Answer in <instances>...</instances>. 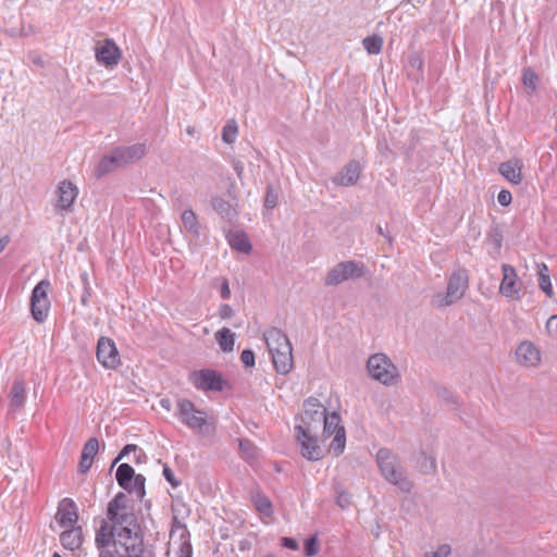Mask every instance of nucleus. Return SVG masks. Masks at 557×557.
I'll return each instance as SVG.
<instances>
[{
  "mask_svg": "<svg viewBox=\"0 0 557 557\" xmlns=\"http://www.w3.org/2000/svg\"><path fill=\"white\" fill-rule=\"evenodd\" d=\"M545 272H547V267L543 263L542 270L539 272L540 287L547 296H552L553 289H552L550 278H549V275Z\"/></svg>",
  "mask_w": 557,
  "mask_h": 557,
  "instance_id": "4c0bfd02",
  "label": "nucleus"
},
{
  "mask_svg": "<svg viewBox=\"0 0 557 557\" xmlns=\"http://www.w3.org/2000/svg\"><path fill=\"white\" fill-rule=\"evenodd\" d=\"M320 550V543L317 536L309 537L305 543V553L307 556H314Z\"/></svg>",
  "mask_w": 557,
  "mask_h": 557,
  "instance_id": "ea45409f",
  "label": "nucleus"
},
{
  "mask_svg": "<svg viewBox=\"0 0 557 557\" xmlns=\"http://www.w3.org/2000/svg\"><path fill=\"white\" fill-rule=\"evenodd\" d=\"M61 544L64 548L75 550L83 544V531L81 527H73L65 530L60 535Z\"/></svg>",
  "mask_w": 557,
  "mask_h": 557,
  "instance_id": "b1692460",
  "label": "nucleus"
},
{
  "mask_svg": "<svg viewBox=\"0 0 557 557\" xmlns=\"http://www.w3.org/2000/svg\"><path fill=\"white\" fill-rule=\"evenodd\" d=\"M232 164H233V169H234L236 175L238 176L239 180H242L243 178V173H244V164H243V162L239 161V160H233Z\"/></svg>",
  "mask_w": 557,
  "mask_h": 557,
  "instance_id": "6e6d98bb",
  "label": "nucleus"
},
{
  "mask_svg": "<svg viewBox=\"0 0 557 557\" xmlns=\"http://www.w3.org/2000/svg\"><path fill=\"white\" fill-rule=\"evenodd\" d=\"M96 59L107 67L117 65L122 59V51L113 39L107 38L99 41L95 49Z\"/></svg>",
  "mask_w": 557,
  "mask_h": 557,
  "instance_id": "2eb2a0df",
  "label": "nucleus"
},
{
  "mask_svg": "<svg viewBox=\"0 0 557 557\" xmlns=\"http://www.w3.org/2000/svg\"><path fill=\"white\" fill-rule=\"evenodd\" d=\"M186 533H187L186 527L181 524L177 521V519L174 518L173 527H172V530H171V533H170L171 540H173L176 534H178L180 537L183 539V537H185Z\"/></svg>",
  "mask_w": 557,
  "mask_h": 557,
  "instance_id": "37998d69",
  "label": "nucleus"
},
{
  "mask_svg": "<svg viewBox=\"0 0 557 557\" xmlns=\"http://www.w3.org/2000/svg\"><path fill=\"white\" fill-rule=\"evenodd\" d=\"M234 315V310L230 305H222L219 309V317L223 320L231 319Z\"/></svg>",
  "mask_w": 557,
  "mask_h": 557,
  "instance_id": "8fccbe9b",
  "label": "nucleus"
},
{
  "mask_svg": "<svg viewBox=\"0 0 557 557\" xmlns=\"http://www.w3.org/2000/svg\"><path fill=\"white\" fill-rule=\"evenodd\" d=\"M99 449V442L96 437L87 441L84 445L78 469L81 473H86L92 466L94 458Z\"/></svg>",
  "mask_w": 557,
  "mask_h": 557,
  "instance_id": "5701e85b",
  "label": "nucleus"
},
{
  "mask_svg": "<svg viewBox=\"0 0 557 557\" xmlns=\"http://www.w3.org/2000/svg\"><path fill=\"white\" fill-rule=\"evenodd\" d=\"M97 359L107 369H115L120 364L119 351L111 338L103 336L99 338Z\"/></svg>",
  "mask_w": 557,
  "mask_h": 557,
  "instance_id": "dca6fc26",
  "label": "nucleus"
},
{
  "mask_svg": "<svg viewBox=\"0 0 557 557\" xmlns=\"http://www.w3.org/2000/svg\"><path fill=\"white\" fill-rule=\"evenodd\" d=\"M336 503L337 505L342 508V509H346L348 508V506L350 505V495L346 492H342L337 495V498H336Z\"/></svg>",
  "mask_w": 557,
  "mask_h": 557,
  "instance_id": "09e8293b",
  "label": "nucleus"
},
{
  "mask_svg": "<svg viewBox=\"0 0 557 557\" xmlns=\"http://www.w3.org/2000/svg\"><path fill=\"white\" fill-rule=\"evenodd\" d=\"M281 544L282 546L289 548L292 550H297L299 547L298 543L294 539L286 536L281 539Z\"/></svg>",
  "mask_w": 557,
  "mask_h": 557,
  "instance_id": "3c124183",
  "label": "nucleus"
},
{
  "mask_svg": "<svg viewBox=\"0 0 557 557\" xmlns=\"http://www.w3.org/2000/svg\"><path fill=\"white\" fill-rule=\"evenodd\" d=\"M78 187L70 180L60 181L53 191V209L58 214L72 213L78 197Z\"/></svg>",
  "mask_w": 557,
  "mask_h": 557,
  "instance_id": "0eeeda50",
  "label": "nucleus"
},
{
  "mask_svg": "<svg viewBox=\"0 0 557 557\" xmlns=\"http://www.w3.org/2000/svg\"><path fill=\"white\" fill-rule=\"evenodd\" d=\"M364 275V265L359 261L348 260L334 265L326 274L324 284L336 286L347 280L359 278Z\"/></svg>",
  "mask_w": 557,
  "mask_h": 557,
  "instance_id": "1a4fd4ad",
  "label": "nucleus"
},
{
  "mask_svg": "<svg viewBox=\"0 0 557 557\" xmlns=\"http://www.w3.org/2000/svg\"><path fill=\"white\" fill-rule=\"evenodd\" d=\"M323 423V440L329 438L334 435L333 441L330 444V449L334 453L335 456H339L346 445V432L345 428L341 425V417L337 412L327 413L325 418L322 420Z\"/></svg>",
  "mask_w": 557,
  "mask_h": 557,
  "instance_id": "6e6552de",
  "label": "nucleus"
},
{
  "mask_svg": "<svg viewBox=\"0 0 557 557\" xmlns=\"http://www.w3.org/2000/svg\"><path fill=\"white\" fill-rule=\"evenodd\" d=\"M138 450V455L136 456V462H141L143 458H146L145 453L141 449H138L137 445L128 444L126 445L119 456L113 460L112 467L115 466L122 458L127 456L131 453H136Z\"/></svg>",
  "mask_w": 557,
  "mask_h": 557,
  "instance_id": "e433bc0d",
  "label": "nucleus"
},
{
  "mask_svg": "<svg viewBox=\"0 0 557 557\" xmlns=\"http://www.w3.org/2000/svg\"><path fill=\"white\" fill-rule=\"evenodd\" d=\"M121 165L117 164V160L114 159V151H112L110 154L108 156H104L99 164H98V168H97V175L100 177V176H103L108 173H110L111 171H113L114 169L116 168H120Z\"/></svg>",
  "mask_w": 557,
  "mask_h": 557,
  "instance_id": "c756f323",
  "label": "nucleus"
},
{
  "mask_svg": "<svg viewBox=\"0 0 557 557\" xmlns=\"http://www.w3.org/2000/svg\"><path fill=\"white\" fill-rule=\"evenodd\" d=\"M497 201L499 205H502L504 207L509 206L512 201L511 193L507 189L500 190L497 196Z\"/></svg>",
  "mask_w": 557,
  "mask_h": 557,
  "instance_id": "a18cd8bd",
  "label": "nucleus"
},
{
  "mask_svg": "<svg viewBox=\"0 0 557 557\" xmlns=\"http://www.w3.org/2000/svg\"><path fill=\"white\" fill-rule=\"evenodd\" d=\"M226 196L230 198V200L238 202L239 193L236 184L233 181L230 182V185L226 188Z\"/></svg>",
  "mask_w": 557,
  "mask_h": 557,
  "instance_id": "de8ad7c7",
  "label": "nucleus"
},
{
  "mask_svg": "<svg viewBox=\"0 0 557 557\" xmlns=\"http://www.w3.org/2000/svg\"><path fill=\"white\" fill-rule=\"evenodd\" d=\"M523 163L518 158H511L499 164L498 171L502 176L512 185H520L523 181Z\"/></svg>",
  "mask_w": 557,
  "mask_h": 557,
  "instance_id": "aec40b11",
  "label": "nucleus"
},
{
  "mask_svg": "<svg viewBox=\"0 0 557 557\" xmlns=\"http://www.w3.org/2000/svg\"><path fill=\"white\" fill-rule=\"evenodd\" d=\"M52 557H61V555L59 553H54Z\"/></svg>",
  "mask_w": 557,
  "mask_h": 557,
  "instance_id": "e2e57ef3",
  "label": "nucleus"
},
{
  "mask_svg": "<svg viewBox=\"0 0 557 557\" xmlns=\"http://www.w3.org/2000/svg\"><path fill=\"white\" fill-rule=\"evenodd\" d=\"M176 416L183 424L198 433H206L209 428L208 413L197 409L189 399L183 398L177 400Z\"/></svg>",
  "mask_w": 557,
  "mask_h": 557,
  "instance_id": "423d86ee",
  "label": "nucleus"
},
{
  "mask_svg": "<svg viewBox=\"0 0 557 557\" xmlns=\"http://www.w3.org/2000/svg\"><path fill=\"white\" fill-rule=\"evenodd\" d=\"M227 242L233 249L239 252L248 253L251 250V245L247 235L243 231H231L227 234Z\"/></svg>",
  "mask_w": 557,
  "mask_h": 557,
  "instance_id": "a878e982",
  "label": "nucleus"
},
{
  "mask_svg": "<svg viewBox=\"0 0 557 557\" xmlns=\"http://www.w3.org/2000/svg\"><path fill=\"white\" fill-rule=\"evenodd\" d=\"M362 45L369 54H379L383 47V38L377 35L369 36L362 40Z\"/></svg>",
  "mask_w": 557,
  "mask_h": 557,
  "instance_id": "72a5a7b5",
  "label": "nucleus"
},
{
  "mask_svg": "<svg viewBox=\"0 0 557 557\" xmlns=\"http://www.w3.org/2000/svg\"><path fill=\"white\" fill-rule=\"evenodd\" d=\"M220 348L224 352H232L235 345V333L227 327H222L214 335Z\"/></svg>",
  "mask_w": 557,
  "mask_h": 557,
  "instance_id": "bb28decb",
  "label": "nucleus"
},
{
  "mask_svg": "<svg viewBox=\"0 0 557 557\" xmlns=\"http://www.w3.org/2000/svg\"><path fill=\"white\" fill-rule=\"evenodd\" d=\"M182 223L189 233L199 235L198 219L193 210H185L182 213Z\"/></svg>",
  "mask_w": 557,
  "mask_h": 557,
  "instance_id": "473e14b6",
  "label": "nucleus"
},
{
  "mask_svg": "<svg viewBox=\"0 0 557 557\" xmlns=\"http://www.w3.org/2000/svg\"><path fill=\"white\" fill-rule=\"evenodd\" d=\"M189 380L196 388L201 391L219 392L223 389L224 381L222 375L214 370L194 371L189 375Z\"/></svg>",
  "mask_w": 557,
  "mask_h": 557,
  "instance_id": "4468645a",
  "label": "nucleus"
},
{
  "mask_svg": "<svg viewBox=\"0 0 557 557\" xmlns=\"http://www.w3.org/2000/svg\"><path fill=\"white\" fill-rule=\"evenodd\" d=\"M134 486L137 488V494L139 497H143L145 494V476L141 474L134 475L133 478Z\"/></svg>",
  "mask_w": 557,
  "mask_h": 557,
  "instance_id": "49530a36",
  "label": "nucleus"
},
{
  "mask_svg": "<svg viewBox=\"0 0 557 557\" xmlns=\"http://www.w3.org/2000/svg\"><path fill=\"white\" fill-rule=\"evenodd\" d=\"M502 272L500 295L510 300H518L522 289V282L519 280L517 271L509 264H503Z\"/></svg>",
  "mask_w": 557,
  "mask_h": 557,
  "instance_id": "ddd939ff",
  "label": "nucleus"
},
{
  "mask_svg": "<svg viewBox=\"0 0 557 557\" xmlns=\"http://www.w3.org/2000/svg\"><path fill=\"white\" fill-rule=\"evenodd\" d=\"M516 360L525 368L537 367L541 362V351L532 342H522L516 349Z\"/></svg>",
  "mask_w": 557,
  "mask_h": 557,
  "instance_id": "a211bd4d",
  "label": "nucleus"
},
{
  "mask_svg": "<svg viewBox=\"0 0 557 557\" xmlns=\"http://www.w3.org/2000/svg\"><path fill=\"white\" fill-rule=\"evenodd\" d=\"M8 244H9L8 236L0 238V253L4 250V248L7 247Z\"/></svg>",
  "mask_w": 557,
  "mask_h": 557,
  "instance_id": "13d9d810",
  "label": "nucleus"
},
{
  "mask_svg": "<svg viewBox=\"0 0 557 557\" xmlns=\"http://www.w3.org/2000/svg\"><path fill=\"white\" fill-rule=\"evenodd\" d=\"M50 287V283L48 281H40L33 289L32 298H30V311L33 318L42 323L49 312L50 302L48 299V289Z\"/></svg>",
  "mask_w": 557,
  "mask_h": 557,
  "instance_id": "9d476101",
  "label": "nucleus"
},
{
  "mask_svg": "<svg viewBox=\"0 0 557 557\" xmlns=\"http://www.w3.org/2000/svg\"><path fill=\"white\" fill-rule=\"evenodd\" d=\"M451 547L448 544L440 545L434 552L426 553L424 557H449Z\"/></svg>",
  "mask_w": 557,
  "mask_h": 557,
  "instance_id": "79ce46f5",
  "label": "nucleus"
},
{
  "mask_svg": "<svg viewBox=\"0 0 557 557\" xmlns=\"http://www.w3.org/2000/svg\"><path fill=\"white\" fill-rule=\"evenodd\" d=\"M238 444L242 458L247 461H253L258 458L259 450L252 442L244 438L239 440Z\"/></svg>",
  "mask_w": 557,
  "mask_h": 557,
  "instance_id": "c85d7f7f",
  "label": "nucleus"
},
{
  "mask_svg": "<svg viewBox=\"0 0 557 557\" xmlns=\"http://www.w3.org/2000/svg\"><path fill=\"white\" fill-rule=\"evenodd\" d=\"M221 296H222L223 299H228L231 297L230 284H228V281L226 278L222 280Z\"/></svg>",
  "mask_w": 557,
  "mask_h": 557,
  "instance_id": "5fc2aeb1",
  "label": "nucleus"
},
{
  "mask_svg": "<svg viewBox=\"0 0 557 557\" xmlns=\"http://www.w3.org/2000/svg\"><path fill=\"white\" fill-rule=\"evenodd\" d=\"M26 398V387L23 381H15L9 395V408L11 411L20 410Z\"/></svg>",
  "mask_w": 557,
  "mask_h": 557,
  "instance_id": "393cba45",
  "label": "nucleus"
},
{
  "mask_svg": "<svg viewBox=\"0 0 557 557\" xmlns=\"http://www.w3.org/2000/svg\"><path fill=\"white\" fill-rule=\"evenodd\" d=\"M366 368L368 375L384 386H394L399 382L400 373L397 366L383 352L371 355Z\"/></svg>",
  "mask_w": 557,
  "mask_h": 557,
  "instance_id": "39448f33",
  "label": "nucleus"
},
{
  "mask_svg": "<svg viewBox=\"0 0 557 557\" xmlns=\"http://www.w3.org/2000/svg\"><path fill=\"white\" fill-rule=\"evenodd\" d=\"M7 463L10 469L16 472L23 467V458L17 450L9 449Z\"/></svg>",
  "mask_w": 557,
  "mask_h": 557,
  "instance_id": "58836bf2",
  "label": "nucleus"
},
{
  "mask_svg": "<svg viewBox=\"0 0 557 557\" xmlns=\"http://www.w3.org/2000/svg\"><path fill=\"white\" fill-rule=\"evenodd\" d=\"M55 519L61 527L73 528L78 520L77 507L75 503L69 498L62 499L59 504Z\"/></svg>",
  "mask_w": 557,
  "mask_h": 557,
  "instance_id": "412c9836",
  "label": "nucleus"
},
{
  "mask_svg": "<svg viewBox=\"0 0 557 557\" xmlns=\"http://www.w3.org/2000/svg\"><path fill=\"white\" fill-rule=\"evenodd\" d=\"M163 475L166 479V481L172 484L173 487H176L178 485V482L174 478L173 471L166 466L163 468Z\"/></svg>",
  "mask_w": 557,
  "mask_h": 557,
  "instance_id": "603ef678",
  "label": "nucleus"
},
{
  "mask_svg": "<svg viewBox=\"0 0 557 557\" xmlns=\"http://www.w3.org/2000/svg\"><path fill=\"white\" fill-rule=\"evenodd\" d=\"M251 499H252V503H253L256 509L260 513H262L265 517H270L272 515V512H273L272 504L267 496L257 493V494L252 495Z\"/></svg>",
  "mask_w": 557,
  "mask_h": 557,
  "instance_id": "7c9ffc66",
  "label": "nucleus"
},
{
  "mask_svg": "<svg viewBox=\"0 0 557 557\" xmlns=\"http://www.w3.org/2000/svg\"><path fill=\"white\" fill-rule=\"evenodd\" d=\"M240 360L245 367L251 368L255 366V352L251 349H245L242 351Z\"/></svg>",
  "mask_w": 557,
  "mask_h": 557,
  "instance_id": "c03bdc74",
  "label": "nucleus"
},
{
  "mask_svg": "<svg viewBox=\"0 0 557 557\" xmlns=\"http://www.w3.org/2000/svg\"><path fill=\"white\" fill-rule=\"evenodd\" d=\"M361 172L362 166L359 161L351 160L332 177V183L336 186H354L359 181Z\"/></svg>",
  "mask_w": 557,
  "mask_h": 557,
  "instance_id": "f3484780",
  "label": "nucleus"
},
{
  "mask_svg": "<svg viewBox=\"0 0 557 557\" xmlns=\"http://www.w3.org/2000/svg\"><path fill=\"white\" fill-rule=\"evenodd\" d=\"M211 205L213 210L223 219L232 221L238 215V202L215 196L211 199Z\"/></svg>",
  "mask_w": 557,
  "mask_h": 557,
  "instance_id": "4be33fe9",
  "label": "nucleus"
},
{
  "mask_svg": "<svg viewBox=\"0 0 557 557\" xmlns=\"http://www.w3.org/2000/svg\"><path fill=\"white\" fill-rule=\"evenodd\" d=\"M468 285V271L466 269L454 271L448 278L446 290L433 295L431 306L436 309H444L458 302L465 296Z\"/></svg>",
  "mask_w": 557,
  "mask_h": 557,
  "instance_id": "20e7f679",
  "label": "nucleus"
},
{
  "mask_svg": "<svg viewBox=\"0 0 557 557\" xmlns=\"http://www.w3.org/2000/svg\"><path fill=\"white\" fill-rule=\"evenodd\" d=\"M160 405L166 410L171 409V401L169 399H161Z\"/></svg>",
  "mask_w": 557,
  "mask_h": 557,
  "instance_id": "bf43d9fd",
  "label": "nucleus"
},
{
  "mask_svg": "<svg viewBox=\"0 0 557 557\" xmlns=\"http://www.w3.org/2000/svg\"><path fill=\"white\" fill-rule=\"evenodd\" d=\"M135 475L134 469L128 463H122L116 470V481L119 485L127 490Z\"/></svg>",
  "mask_w": 557,
  "mask_h": 557,
  "instance_id": "cd10ccee",
  "label": "nucleus"
},
{
  "mask_svg": "<svg viewBox=\"0 0 557 557\" xmlns=\"http://www.w3.org/2000/svg\"><path fill=\"white\" fill-rule=\"evenodd\" d=\"M263 339L280 374H288L294 369L293 346L287 335L277 327L264 331Z\"/></svg>",
  "mask_w": 557,
  "mask_h": 557,
  "instance_id": "f03ea898",
  "label": "nucleus"
},
{
  "mask_svg": "<svg viewBox=\"0 0 557 557\" xmlns=\"http://www.w3.org/2000/svg\"><path fill=\"white\" fill-rule=\"evenodd\" d=\"M546 329L550 334H557V315H552L546 323Z\"/></svg>",
  "mask_w": 557,
  "mask_h": 557,
  "instance_id": "864d4df0",
  "label": "nucleus"
},
{
  "mask_svg": "<svg viewBox=\"0 0 557 557\" xmlns=\"http://www.w3.org/2000/svg\"><path fill=\"white\" fill-rule=\"evenodd\" d=\"M539 81L537 74L532 69L527 67L523 70L522 83L527 88L531 89L532 92L536 90Z\"/></svg>",
  "mask_w": 557,
  "mask_h": 557,
  "instance_id": "c9c22d12",
  "label": "nucleus"
},
{
  "mask_svg": "<svg viewBox=\"0 0 557 557\" xmlns=\"http://www.w3.org/2000/svg\"><path fill=\"white\" fill-rule=\"evenodd\" d=\"M296 437L300 445L301 456L310 461H318L323 458V449L318 444L315 431H307L305 426H295Z\"/></svg>",
  "mask_w": 557,
  "mask_h": 557,
  "instance_id": "f8f14e48",
  "label": "nucleus"
},
{
  "mask_svg": "<svg viewBox=\"0 0 557 557\" xmlns=\"http://www.w3.org/2000/svg\"><path fill=\"white\" fill-rule=\"evenodd\" d=\"M238 134V126L235 120H228L222 129V139L226 144H233Z\"/></svg>",
  "mask_w": 557,
  "mask_h": 557,
  "instance_id": "f704fd0d",
  "label": "nucleus"
},
{
  "mask_svg": "<svg viewBox=\"0 0 557 557\" xmlns=\"http://www.w3.org/2000/svg\"><path fill=\"white\" fill-rule=\"evenodd\" d=\"M277 191L272 186H268L264 199L265 208L273 209L277 205Z\"/></svg>",
  "mask_w": 557,
  "mask_h": 557,
  "instance_id": "a19ab883",
  "label": "nucleus"
},
{
  "mask_svg": "<svg viewBox=\"0 0 557 557\" xmlns=\"http://www.w3.org/2000/svg\"><path fill=\"white\" fill-rule=\"evenodd\" d=\"M114 159L121 166L139 161L144 158L147 147L143 143H137L127 147H117L114 150Z\"/></svg>",
  "mask_w": 557,
  "mask_h": 557,
  "instance_id": "6ab92c4d",
  "label": "nucleus"
},
{
  "mask_svg": "<svg viewBox=\"0 0 557 557\" xmlns=\"http://www.w3.org/2000/svg\"><path fill=\"white\" fill-rule=\"evenodd\" d=\"M95 543L99 552L108 550L121 557L143 556L141 529L126 494L119 493L108 504L107 519L101 520Z\"/></svg>",
  "mask_w": 557,
  "mask_h": 557,
  "instance_id": "f257e3e1",
  "label": "nucleus"
},
{
  "mask_svg": "<svg viewBox=\"0 0 557 557\" xmlns=\"http://www.w3.org/2000/svg\"><path fill=\"white\" fill-rule=\"evenodd\" d=\"M376 463L381 475L389 484L397 486L404 493L411 492L413 483L396 454L387 448H381L376 453Z\"/></svg>",
  "mask_w": 557,
  "mask_h": 557,
  "instance_id": "7ed1b4c3",
  "label": "nucleus"
},
{
  "mask_svg": "<svg viewBox=\"0 0 557 557\" xmlns=\"http://www.w3.org/2000/svg\"><path fill=\"white\" fill-rule=\"evenodd\" d=\"M417 466H418L419 471L423 474H432V473H435V471H436L435 459L432 456L426 455L424 453H422L419 456V458L417 460Z\"/></svg>",
  "mask_w": 557,
  "mask_h": 557,
  "instance_id": "2f4dec72",
  "label": "nucleus"
},
{
  "mask_svg": "<svg viewBox=\"0 0 557 557\" xmlns=\"http://www.w3.org/2000/svg\"><path fill=\"white\" fill-rule=\"evenodd\" d=\"M264 557H276L274 554H267Z\"/></svg>",
  "mask_w": 557,
  "mask_h": 557,
  "instance_id": "680f3d73",
  "label": "nucleus"
},
{
  "mask_svg": "<svg viewBox=\"0 0 557 557\" xmlns=\"http://www.w3.org/2000/svg\"><path fill=\"white\" fill-rule=\"evenodd\" d=\"M300 423L296 426H305L307 431H315L327 414L326 408L317 399L308 398L302 406Z\"/></svg>",
  "mask_w": 557,
  "mask_h": 557,
  "instance_id": "9b49d317",
  "label": "nucleus"
},
{
  "mask_svg": "<svg viewBox=\"0 0 557 557\" xmlns=\"http://www.w3.org/2000/svg\"><path fill=\"white\" fill-rule=\"evenodd\" d=\"M182 548H185L186 552L188 553V557H190L191 547L186 541L183 542Z\"/></svg>",
  "mask_w": 557,
  "mask_h": 557,
  "instance_id": "052dcab7",
  "label": "nucleus"
},
{
  "mask_svg": "<svg viewBox=\"0 0 557 557\" xmlns=\"http://www.w3.org/2000/svg\"><path fill=\"white\" fill-rule=\"evenodd\" d=\"M410 64L413 66V67H417V69H421L422 67V60L420 58H412L410 60Z\"/></svg>",
  "mask_w": 557,
  "mask_h": 557,
  "instance_id": "4d7b16f0",
  "label": "nucleus"
}]
</instances>
